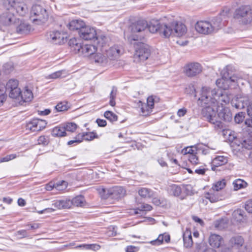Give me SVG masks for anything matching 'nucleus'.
Masks as SVG:
<instances>
[{
  "label": "nucleus",
  "instance_id": "5701e85b",
  "mask_svg": "<svg viewBox=\"0 0 252 252\" xmlns=\"http://www.w3.org/2000/svg\"><path fill=\"white\" fill-rule=\"evenodd\" d=\"M244 243V238L239 235L234 236L230 238L228 245L230 248H239Z\"/></svg>",
  "mask_w": 252,
  "mask_h": 252
},
{
  "label": "nucleus",
  "instance_id": "ea45409f",
  "mask_svg": "<svg viewBox=\"0 0 252 252\" xmlns=\"http://www.w3.org/2000/svg\"><path fill=\"white\" fill-rule=\"evenodd\" d=\"M160 26L161 24L157 21L155 23L151 22L150 25H148V28L151 32L155 33L158 32L160 33Z\"/></svg>",
  "mask_w": 252,
  "mask_h": 252
},
{
  "label": "nucleus",
  "instance_id": "6ab92c4d",
  "mask_svg": "<svg viewBox=\"0 0 252 252\" xmlns=\"http://www.w3.org/2000/svg\"><path fill=\"white\" fill-rule=\"evenodd\" d=\"M144 106L147 109L145 110L143 105H142L141 107V112L143 116H147L150 114L152 112V109L154 107V99L153 96H149L147 99V104L144 105Z\"/></svg>",
  "mask_w": 252,
  "mask_h": 252
},
{
  "label": "nucleus",
  "instance_id": "aec40b11",
  "mask_svg": "<svg viewBox=\"0 0 252 252\" xmlns=\"http://www.w3.org/2000/svg\"><path fill=\"white\" fill-rule=\"evenodd\" d=\"M174 23L169 24H161L160 34L164 37H169L173 35Z\"/></svg>",
  "mask_w": 252,
  "mask_h": 252
},
{
  "label": "nucleus",
  "instance_id": "4468645a",
  "mask_svg": "<svg viewBox=\"0 0 252 252\" xmlns=\"http://www.w3.org/2000/svg\"><path fill=\"white\" fill-rule=\"evenodd\" d=\"M11 11L15 10L21 16H24L27 12V7L23 2L16 1L14 0H9L8 1Z\"/></svg>",
  "mask_w": 252,
  "mask_h": 252
},
{
  "label": "nucleus",
  "instance_id": "c85d7f7f",
  "mask_svg": "<svg viewBox=\"0 0 252 252\" xmlns=\"http://www.w3.org/2000/svg\"><path fill=\"white\" fill-rule=\"evenodd\" d=\"M20 97L23 102H30L33 98L32 92L28 87H25L24 91L21 92Z\"/></svg>",
  "mask_w": 252,
  "mask_h": 252
},
{
  "label": "nucleus",
  "instance_id": "4be33fe9",
  "mask_svg": "<svg viewBox=\"0 0 252 252\" xmlns=\"http://www.w3.org/2000/svg\"><path fill=\"white\" fill-rule=\"evenodd\" d=\"M173 35L175 36H182L187 32L186 26L182 23H174Z\"/></svg>",
  "mask_w": 252,
  "mask_h": 252
},
{
  "label": "nucleus",
  "instance_id": "39448f33",
  "mask_svg": "<svg viewBox=\"0 0 252 252\" xmlns=\"http://www.w3.org/2000/svg\"><path fill=\"white\" fill-rule=\"evenodd\" d=\"M31 18L33 22L40 25L44 23L47 20L48 15L44 8L40 5L35 4L32 8Z\"/></svg>",
  "mask_w": 252,
  "mask_h": 252
},
{
  "label": "nucleus",
  "instance_id": "20e7f679",
  "mask_svg": "<svg viewBox=\"0 0 252 252\" xmlns=\"http://www.w3.org/2000/svg\"><path fill=\"white\" fill-rule=\"evenodd\" d=\"M220 27L221 22L220 18L214 19L211 22L206 21H198L195 26L196 31L204 34H209L216 32Z\"/></svg>",
  "mask_w": 252,
  "mask_h": 252
},
{
  "label": "nucleus",
  "instance_id": "c756f323",
  "mask_svg": "<svg viewBox=\"0 0 252 252\" xmlns=\"http://www.w3.org/2000/svg\"><path fill=\"white\" fill-rule=\"evenodd\" d=\"M52 135L54 137H63L66 136V132L63 124H61L53 128L52 131Z\"/></svg>",
  "mask_w": 252,
  "mask_h": 252
},
{
  "label": "nucleus",
  "instance_id": "473e14b6",
  "mask_svg": "<svg viewBox=\"0 0 252 252\" xmlns=\"http://www.w3.org/2000/svg\"><path fill=\"white\" fill-rule=\"evenodd\" d=\"M71 200V206L72 205L76 207H82L83 206L85 203V200L83 196L78 195Z\"/></svg>",
  "mask_w": 252,
  "mask_h": 252
},
{
  "label": "nucleus",
  "instance_id": "69168bd1",
  "mask_svg": "<svg viewBox=\"0 0 252 252\" xmlns=\"http://www.w3.org/2000/svg\"><path fill=\"white\" fill-rule=\"evenodd\" d=\"M17 235H19L20 238H26L29 237L28 233L26 230H20L17 232Z\"/></svg>",
  "mask_w": 252,
  "mask_h": 252
},
{
  "label": "nucleus",
  "instance_id": "603ef678",
  "mask_svg": "<svg viewBox=\"0 0 252 252\" xmlns=\"http://www.w3.org/2000/svg\"><path fill=\"white\" fill-rule=\"evenodd\" d=\"M245 117V113L241 112H239L234 117V121L236 123L240 124L243 122Z\"/></svg>",
  "mask_w": 252,
  "mask_h": 252
},
{
  "label": "nucleus",
  "instance_id": "3c124183",
  "mask_svg": "<svg viewBox=\"0 0 252 252\" xmlns=\"http://www.w3.org/2000/svg\"><path fill=\"white\" fill-rule=\"evenodd\" d=\"M184 246L187 247H190L193 243L192 240V236L191 234L190 233L187 237L185 236V234L184 235L183 237Z\"/></svg>",
  "mask_w": 252,
  "mask_h": 252
},
{
  "label": "nucleus",
  "instance_id": "b1692460",
  "mask_svg": "<svg viewBox=\"0 0 252 252\" xmlns=\"http://www.w3.org/2000/svg\"><path fill=\"white\" fill-rule=\"evenodd\" d=\"M222 241V238L220 235L216 234H212L209 238V244L213 248H219Z\"/></svg>",
  "mask_w": 252,
  "mask_h": 252
},
{
  "label": "nucleus",
  "instance_id": "72a5a7b5",
  "mask_svg": "<svg viewBox=\"0 0 252 252\" xmlns=\"http://www.w3.org/2000/svg\"><path fill=\"white\" fill-rule=\"evenodd\" d=\"M242 147L249 150H252V132L249 136L243 140L241 143Z\"/></svg>",
  "mask_w": 252,
  "mask_h": 252
},
{
  "label": "nucleus",
  "instance_id": "de8ad7c7",
  "mask_svg": "<svg viewBox=\"0 0 252 252\" xmlns=\"http://www.w3.org/2000/svg\"><path fill=\"white\" fill-rule=\"evenodd\" d=\"M152 207L149 204H143L141 205V206L139 208H136L135 210V214H139L140 213L138 211L140 212L141 211H150L152 210Z\"/></svg>",
  "mask_w": 252,
  "mask_h": 252
},
{
  "label": "nucleus",
  "instance_id": "2eb2a0df",
  "mask_svg": "<svg viewBox=\"0 0 252 252\" xmlns=\"http://www.w3.org/2000/svg\"><path fill=\"white\" fill-rule=\"evenodd\" d=\"M123 53V49L118 45H114L106 50V55L110 60H113L119 58Z\"/></svg>",
  "mask_w": 252,
  "mask_h": 252
},
{
  "label": "nucleus",
  "instance_id": "774afa93",
  "mask_svg": "<svg viewBox=\"0 0 252 252\" xmlns=\"http://www.w3.org/2000/svg\"><path fill=\"white\" fill-rule=\"evenodd\" d=\"M187 112V109L185 107H183L178 110L177 114L179 117H182L184 116L186 114Z\"/></svg>",
  "mask_w": 252,
  "mask_h": 252
},
{
  "label": "nucleus",
  "instance_id": "4c0bfd02",
  "mask_svg": "<svg viewBox=\"0 0 252 252\" xmlns=\"http://www.w3.org/2000/svg\"><path fill=\"white\" fill-rule=\"evenodd\" d=\"M138 192L139 195L144 198H150L153 195L152 190L146 188H140Z\"/></svg>",
  "mask_w": 252,
  "mask_h": 252
},
{
  "label": "nucleus",
  "instance_id": "f3484780",
  "mask_svg": "<svg viewBox=\"0 0 252 252\" xmlns=\"http://www.w3.org/2000/svg\"><path fill=\"white\" fill-rule=\"evenodd\" d=\"M228 162V158L223 156H218L213 159L211 162V169L217 170V168L225 165Z\"/></svg>",
  "mask_w": 252,
  "mask_h": 252
},
{
  "label": "nucleus",
  "instance_id": "7c9ffc66",
  "mask_svg": "<svg viewBox=\"0 0 252 252\" xmlns=\"http://www.w3.org/2000/svg\"><path fill=\"white\" fill-rule=\"evenodd\" d=\"M19 82L17 79H10L6 83V86H2L0 87H4V93L6 92H9L16 88L18 87Z\"/></svg>",
  "mask_w": 252,
  "mask_h": 252
},
{
  "label": "nucleus",
  "instance_id": "6e6d98bb",
  "mask_svg": "<svg viewBox=\"0 0 252 252\" xmlns=\"http://www.w3.org/2000/svg\"><path fill=\"white\" fill-rule=\"evenodd\" d=\"M82 142L81 135L80 133H78L76 137L74 138V140H70L68 141L67 145H72L73 144H78Z\"/></svg>",
  "mask_w": 252,
  "mask_h": 252
},
{
  "label": "nucleus",
  "instance_id": "8fccbe9b",
  "mask_svg": "<svg viewBox=\"0 0 252 252\" xmlns=\"http://www.w3.org/2000/svg\"><path fill=\"white\" fill-rule=\"evenodd\" d=\"M94 58L95 62L98 63H103L105 62L107 59L106 56L101 53H96L94 54Z\"/></svg>",
  "mask_w": 252,
  "mask_h": 252
},
{
  "label": "nucleus",
  "instance_id": "0eeeda50",
  "mask_svg": "<svg viewBox=\"0 0 252 252\" xmlns=\"http://www.w3.org/2000/svg\"><path fill=\"white\" fill-rule=\"evenodd\" d=\"M151 54L149 46L143 43H140L137 45L133 55L134 62H139L144 61L148 59Z\"/></svg>",
  "mask_w": 252,
  "mask_h": 252
},
{
  "label": "nucleus",
  "instance_id": "e433bc0d",
  "mask_svg": "<svg viewBox=\"0 0 252 252\" xmlns=\"http://www.w3.org/2000/svg\"><path fill=\"white\" fill-rule=\"evenodd\" d=\"M205 197L210 200L211 202H216L220 200H221L220 196L218 195V192L214 191L213 193L207 192L205 194Z\"/></svg>",
  "mask_w": 252,
  "mask_h": 252
},
{
  "label": "nucleus",
  "instance_id": "cd10ccee",
  "mask_svg": "<svg viewBox=\"0 0 252 252\" xmlns=\"http://www.w3.org/2000/svg\"><path fill=\"white\" fill-rule=\"evenodd\" d=\"M168 193L171 196H179L181 195L182 192L181 188L175 184H172L167 188Z\"/></svg>",
  "mask_w": 252,
  "mask_h": 252
},
{
  "label": "nucleus",
  "instance_id": "f03ea898",
  "mask_svg": "<svg viewBox=\"0 0 252 252\" xmlns=\"http://www.w3.org/2000/svg\"><path fill=\"white\" fill-rule=\"evenodd\" d=\"M202 98V90H201L200 96L198 100V103L203 107L201 114L202 116L210 123L214 125V127L216 131H220L224 129L223 123L217 120L216 111L213 107H216L215 104L205 103L201 100Z\"/></svg>",
  "mask_w": 252,
  "mask_h": 252
},
{
  "label": "nucleus",
  "instance_id": "9b49d317",
  "mask_svg": "<svg viewBox=\"0 0 252 252\" xmlns=\"http://www.w3.org/2000/svg\"><path fill=\"white\" fill-rule=\"evenodd\" d=\"M47 123L45 120L39 119H33L27 123V128L31 131H39L44 129Z\"/></svg>",
  "mask_w": 252,
  "mask_h": 252
},
{
  "label": "nucleus",
  "instance_id": "c9c22d12",
  "mask_svg": "<svg viewBox=\"0 0 252 252\" xmlns=\"http://www.w3.org/2000/svg\"><path fill=\"white\" fill-rule=\"evenodd\" d=\"M76 248H82V250H90L96 251L99 250L100 247L99 245L95 244H83L80 245L75 247Z\"/></svg>",
  "mask_w": 252,
  "mask_h": 252
},
{
  "label": "nucleus",
  "instance_id": "052dcab7",
  "mask_svg": "<svg viewBox=\"0 0 252 252\" xmlns=\"http://www.w3.org/2000/svg\"><path fill=\"white\" fill-rule=\"evenodd\" d=\"M245 209L248 213H252V199H249L245 202Z\"/></svg>",
  "mask_w": 252,
  "mask_h": 252
},
{
  "label": "nucleus",
  "instance_id": "c03bdc74",
  "mask_svg": "<svg viewBox=\"0 0 252 252\" xmlns=\"http://www.w3.org/2000/svg\"><path fill=\"white\" fill-rule=\"evenodd\" d=\"M69 107L66 101L59 102L55 107L57 112H63L68 110Z\"/></svg>",
  "mask_w": 252,
  "mask_h": 252
},
{
  "label": "nucleus",
  "instance_id": "680f3d73",
  "mask_svg": "<svg viewBox=\"0 0 252 252\" xmlns=\"http://www.w3.org/2000/svg\"><path fill=\"white\" fill-rule=\"evenodd\" d=\"M188 159L192 164H197L198 163V158L196 154L189 155Z\"/></svg>",
  "mask_w": 252,
  "mask_h": 252
},
{
  "label": "nucleus",
  "instance_id": "f704fd0d",
  "mask_svg": "<svg viewBox=\"0 0 252 252\" xmlns=\"http://www.w3.org/2000/svg\"><path fill=\"white\" fill-rule=\"evenodd\" d=\"M81 135L82 140L91 141L95 138H98V136L94 131L90 132H83L80 133Z\"/></svg>",
  "mask_w": 252,
  "mask_h": 252
},
{
  "label": "nucleus",
  "instance_id": "37998d69",
  "mask_svg": "<svg viewBox=\"0 0 252 252\" xmlns=\"http://www.w3.org/2000/svg\"><path fill=\"white\" fill-rule=\"evenodd\" d=\"M65 131L73 132L77 128V125L74 123H66L63 124Z\"/></svg>",
  "mask_w": 252,
  "mask_h": 252
},
{
  "label": "nucleus",
  "instance_id": "58836bf2",
  "mask_svg": "<svg viewBox=\"0 0 252 252\" xmlns=\"http://www.w3.org/2000/svg\"><path fill=\"white\" fill-rule=\"evenodd\" d=\"M233 185L234 190H237L246 187L247 183L243 180L238 179L233 182Z\"/></svg>",
  "mask_w": 252,
  "mask_h": 252
},
{
  "label": "nucleus",
  "instance_id": "e2e57ef3",
  "mask_svg": "<svg viewBox=\"0 0 252 252\" xmlns=\"http://www.w3.org/2000/svg\"><path fill=\"white\" fill-rule=\"evenodd\" d=\"M139 251V248L134 246L130 245L126 247V252H136Z\"/></svg>",
  "mask_w": 252,
  "mask_h": 252
},
{
  "label": "nucleus",
  "instance_id": "7ed1b4c3",
  "mask_svg": "<svg viewBox=\"0 0 252 252\" xmlns=\"http://www.w3.org/2000/svg\"><path fill=\"white\" fill-rule=\"evenodd\" d=\"M221 78L217 79L216 85L224 90H228L232 85L237 84L238 77L234 73V67L231 65L226 66L221 72Z\"/></svg>",
  "mask_w": 252,
  "mask_h": 252
},
{
  "label": "nucleus",
  "instance_id": "a878e982",
  "mask_svg": "<svg viewBox=\"0 0 252 252\" xmlns=\"http://www.w3.org/2000/svg\"><path fill=\"white\" fill-rule=\"evenodd\" d=\"M232 105L238 109H242L248 106L247 101L244 97H236L232 101Z\"/></svg>",
  "mask_w": 252,
  "mask_h": 252
},
{
  "label": "nucleus",
  "instance_id": "412c9836",
  "mask_svg": "<svg viewBox=\"0 0 252 252\" xmlns=\"http://www.w3.org/2000/svg\"><path fill=\"white\" fill-rule=\"evenodd\" d=\"M218 117L226 122H231L232 120V114L228 107L223 108L220 110L218 113Z\"/></svg>",
  "mask_w": 252,
  "mask_h": 252
},
{
  "label": "nucleus",
  "instance_id": "13d9d810",
  "mask_svg": "<svg viewBox=\"0 0 252 252\" xmlns=\"http://www.w3.org/2000/svg\"><path fill=\"white\" fill-rule=\"evenodd\" d=\"M7 95L4 93V87H0V106L5 101Z\"/></svg>",
  "mask_w": 252,
  "mask_h": 252
},
{
  "label": "nucleus",
  "instance_id": "0e129e2a",
  "mask_svg": "<svg viewBox=\"0 0 252 252\" xmlns=\"http://www.w3.org/2000/svg\"><path fill=\"white\" fill-rule=\"evenodd\" d=\"M83 46H82L81 43H78L76 46H75L72 49L73 50L75 53L82 52L83 50Z\"/></svg>",
  "mask_w": 252,
  "mask_h": 252
},
{
  "label": "nucleus",
  "instance_id": "a18cd8bd",
  "mask_svg": "<svg viewBox=\"0 0 252 252\" xmlns=\"http://www.w3.org/2000/svg\"><path fill=\"white\" fill-rule=\"evenodd\" d=\"M104 116L111 122H116L118 120V116L110 111H106L104 114Z\"/></svg>",
  "mask_w": 252,
  "mask_h": 252
},
{
  "label": "nucleus",
  "instance_id": "423d86ee",
  "mask_svg": "<svg viewBox=\"0 0 252 252\" xmlns=\"http://www.w3.org/2000/svg\"><path fill=\"white\" fill-rule=\"evenodd\" d=\"M233 16L235 19L242 25L250 23L252 21L250 5H242L239 7L235 10Z\"/></svg>",
  "mask_w": 252,
  "mask_h": 252
},
{
  "label": "nucleus",
  "instance_id": "bb28decb",
  "mask_svg": "<svg viewBox=\"0 0 252 252\" xmlns=\"http://www.w3.org/2000/svg\"><path fill=\"white\" fill-rule=\"evenodd\" d=\"M30 25L24 22H21L16 27V32L20 34H28L30 32Z\"/></svg>",
  "mask_w": 252,
  "mask_h": 252
},
{
  "label": "nucleus",
  "instance_id": "6e6552de",
  "mask_svg": "<svg viewBox=\"0 0 252 252\" xmlns=\"http://www.w3.org/2000/svg\"><path fill=\"white\" fill-rule=\"evenodd\" d=\"M104 198L119 199L123 197L126 193V189L122 187L116 186L109 189H102Z\"/></svg>",
  "mask_w": 252,
  "mask_h": 252
},
{
  "label": "nucleus",
  "instance_id": "a19ab883",
  "mask_svg": "<svg viewBox=\"0 0 252 252\" xmlns=\"http://www.w3.org/2000/svg\"><path fill=\"white\" fill-rule=\"evenodd\" d=\"M117 94V89L115 87L113 86L109 95L110 100L109 103L111 106L113 107L116 105L115 98Z\"/></svg>",
  "mask_w": 252,
  "mask_h": 252
},
{
  "label": "nucleus",
  "instance_id": "dca6fc26",
  "mask_svg": "<svg viewBox=\"0 0 252 252\" xmlns=\"http://www.w3.org/2000/svg\"><path fill=\"white\" fill-rule=\"evenodd\" d=\"M9 8L0 16V22L4 26L11 25L15 19L14 14L10 11Z\"/></svg>",
  "mask_w": 252,
  "mask_h": 252
},
{
  "label": "nucleus",
  "instance_id": "79ce46f5",
  "mask_svg": "<svg viewBox=\"0 0 252 252\" xmlns=\"http://www.w3.org/2000/svg\"><path fill=\"white\" fill-rule=\"evenodd\" d=\"M247 113L251 119H247L245 121V124L250 127L252 128V102L247 106Z\"/></svg>",
  "mask_w": 252,
  "mask_h": 252
},
{
  "label": "nucleus",
  "instance_id": "393cba45",
  "mask_svg": "<svg viewBox=\"0 0 252 252\" xmlns=\"http://www.w3.org/2000/svg\"><path fill=\"white\" fill-rule=\"evenodd\" d=\"M170 240V235L167 233L159 234L158 237L155 240L150 242L153 245H160L164 242L168 243Z\"/></svg>",
  "mask_w": 252,
  "mask_h": 252
},
{
  "label": "nucleus",
  "instance_id": "bf43d9fd",
  "mask_svg": "<svg viewBox=\"0 0 252 252\" xmlns=\"http://www.w3.org/2000/svg\"><path fill=\"white\" fill-rule=\"evenodd\" d=\"M63 74V70H59L48 75V79H57L60 78Z\"/></svg>",
  "mask_w": 252,
  "mask_h": 252
},
{
  "label": "nucleus",
  "instance_id": "f257e3e1",
  "mask_svg": "<svg viewBox=\"0 0 252 252\" xmlns=\"http://www.w3.org/2000/svg\"><path fill=\"white\" fill-rule=\"evenodd\" d=\"M202 90V98L204 103L209 104H215L216 106L219 103L222 105L223 103H229L230 99L228 96L223 94L216 89H212L209 87H203Z\"/></svg>",
  "mask_w": 252,
  "mask_h": 252
},
{
  "label": "nucleus",
  "instance_id": "f8f14e48",
  "mask_svg": "<svg viewBox=\"0 0 252 252\" xmlns=\"http://www.w3.org/2000/svg\"><path fill=\"white\" fill-rule=\"evenodd\" d=\"M47 37L50 42L55 44L63 43L66 38L65 34L58 31L50 32L47 33Z\"/></svg>",
  "mask_w": 252,
  "mask_h": 252
},
{
  "label": "nucleus",
  "instance_id": "338daca9",
  "mask_svg": "<svg viewBox=\"0 0 252 252\" xmlns=\"http://www.w3.org/2000/svg\"><path fill=\"white\" fill-rule=\"evenodd\" d=\"M52 202V205L54 206L56 209L59 210L62 209L61 199L54 200Z\"/></svg>",
  "mask_w": 252,
  "mask_h": 252
},
{
  "label": "nucleus",
  "instance_id": "1a4fd4ad",
  "mask_svg": "<svg viewBox=\"0 0 252 252\" xmlns=\"http://www.w3.org/2000/svg\"><path fill=\"white\" fill-rule=\"evenodd\" d=\"M79 37L85 40H93L94 42H98V37L96 30L93 27L86 25L82 29L78 34Z\"/></svg>",
  "mask_w": 252,
  "mask_h": 252
},
{
  "label": "nucleus",
  "instance_id": "2f4dec72",
  "mask_svg": "<svg viewBox=\"0 0 252 252\" xmlns=\"http://www.w3.org/2000/svg\"><path fill=\"white\" fill-rule=\"evenodd\" d=\"M96 50V48L94 45H85L83 46L82 53L86 56H89L94 55Z\"/></svg>",
  "mask_w": 252,
  "mask_h": 252
},
{
  "label": "nucleus",
  "instance_id": "4d7b16f0",
  "mask_svg": "<svg viewBox=\"0 0 252 252\" xmlns=\"http://www.w3.org/2000/svg\"><path fill=\"white\" fill-rule=\"evenodd\" d=\"M62 209H69L71 207V202L70 199H61Z\"/></svg>",
  "mask_w": 252,
  "mask_h": 252
},
{
  "label": "nucleus",
  "instance_id": "864d4df0",
  "mask_svg": "<svg viewBox=\"0 0 252 252\" xmlns=\"http://www.w3.org/2000/svg\"><path fill=\"white\" fill-rule=\"evenodd\" d=\"M37 141L39 145L46 146L48 144L49 142V139L47 136L42 135L38 138Z\"/></svg>",
  "mask_w": 252,
  "mask_h": 252
},
{
  "label": "nucleus",
  "instance_id": "ddd939ff",
  "mask_svg": "<svg viewBox=\"0 0 252 252\" xmlns=\"http://www.w3.org/2000/svg\"><path fill=\"white\" fill-rule=\"evenodd\" d=\"M147 22L143 19L139 20L131 23L129 26V30L132 33L141 32L148 28Z\"/></svg>",
  "mask_w": 252,
  "mask_h": 252
},
{
  "label": "nucleus",
  "instance_id": "9d476101",
  "mask_svg": "<svg viewBox=\"0 0 252 252\" xmlns=\"http://www.w3.org/2000/svg\"><path fill=\"white\" fill-rule=\"evenodd\" d=\"M202 71V66L198 63H190L184 68V72L188 77L192 78L199 74Z\"/></svg>",
  "mask_w": 252,
  "mask_h": 252
},
{
  "label": "nucleus",
  "instance_id": "5fc2aeb1",
  "mask_svg": "<svg viewBox=\"0 0 252 252\" xmlns=\"http://www.w3.org/2000/svg\"><path fill=\"white\" fill-rule=\"evenodd\" d=\"M196 147L194 146H191L190 147H188L184 149L183 151L184 152L185 154H189V155H190L192 154H196Z\"/></svg>",
  "mask_w": 252,
  "mask_h": 252
},
{
  "label": "nucleus",
  "instance_id": "a211bd4d",
  "mask_svg": "<svg viewBox=\"0 0 252 252\" xmlns=\"http://www.w3.org/2000/svg\"><path fill=\"white\" fill-rule=\"evenodd\" d=\"M85 25V23L81 20H72L68 23L67 27L70 31H77L79 34Z\"/></svg>",
  "mask_w": 252,
  "mask_h": 252
},
{
  "label": "nucleus",
  "instance_id": "49530a36",
  "mask_svg": "<svg viewBox=\"0 0 252 252\" xmlns=\"http://www.w3.org/2000/svg\"><path fill=\"white\" fill-rule=\"evenodd\" d=\"M21 91L19 87L16 88L15 89L11 90L9 92V96L12 98H19L20 96Z\"/></svg>",
  "mask_w": 252,
  "mask_h": 252
},
{
  "label": "nucleus",
  "instance_id": "09e8293b",
  "mask_svg": "<svg viewBox=\"0 0 252 252\" xmlns=\"http://www.w3.org/2000/svg\"><path fill=\"white\" fill-rule=\"evenodd\" d=\"M225 186L224 180L217 182L212 187L214 191L218 192L219 190L223 189Z\"/></svg>",
  "mask_w": 252,
  "mask_h": 252
}]
</instances>
